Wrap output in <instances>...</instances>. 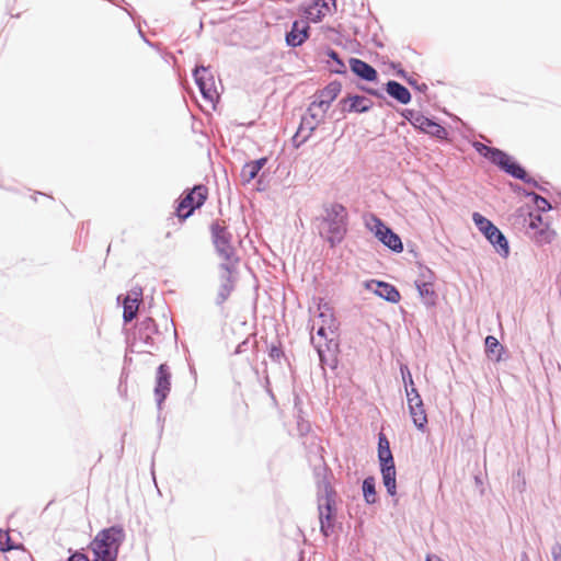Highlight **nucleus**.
Instances as JSON below:
<instances>
[{
    "label": "nucleus",
    "instance_id": "423d86ee",
    "mask_svg": "<svg viewBox=\"0 0 561 561\" xmlns=\"http://www.w3.org/2000/svg\"><path fill=\"white\" fill-rule=\"evenodd\" d=\"M208 197V188L204 184H196L183 192L178 199L175 215L180 220H186L194 211L201 208Z\"/></svg>",
    "mask_w": 561,
    "mask_h": 561
},
{
    "label": "nucleus",
    "instance_id": "ddd939ff",
    "mask_svg": "<svg viewBox=\"0 0 561 561\" xmlns=\"http://www.w3.org/2000/svg\"><path fill=\"white\" fill-rule=\"evenodd\" d=\"M219 268L221 271L220 286L218 288L215 304L221 307L234 290L237 282L234 274L237 273V270L236 264L233 263H220Z\"/></svg>",
    "mask_w": 561,
    "mask_h": 561
},
{
    "label": "nucleus",
    "instance_id": "c9c22d12",
    "mask_svg": "<svg viewBox=\"0 0 561 561\" xmlns=\"http://www.w3.org/2000/svg\"><path fill=\"white\" fill-rule=\"evenodd\" d=\"M268 357L274 362V363H277V364H282V360L285 359L287 360L286 358V355L282 348V344L279 341H277V344H272L270 347H268Z\"/></svg>",
    "mask_w": 561,
    "mask_h": 561
},
{
    "label": "nucleus",
    "instance_id": "8fccbe9b",
    "mask_svg": "<svg viewBox=\"0 0 561 561\" xmlns=\"http://www.w3.org/2000/svg\"><path fill=\"white\" fill-rule=\"evenodd\" d=\"M317 352L319 354L320 360H324V351L322 350L321 345H316Z\"/></svg>",
    "mask_w": 561,
    "mask_h": 561
},
{
    "label": "nucleus",
    "instance_id": "39448f33",
    "mask_svg": "<svg viewBox=\"0 0 561 561\" xmlns=\"http://www.w3.org/2000/svg\"><path fill=\"white\" fill-rule=\"evenodd\" d=\"M472 220L479 231L493 245L495 252L503 259H506L510 255V243L504 233L480 213H473Z\"/></svg>",
    "mask_w": 561,
    "mask_h": 561
},
{
    "label": "nucleus",
    "instance_id": "4be33fe9",
    "mask_svg": "<svg viewBox=\"0 0 561 561\" xmlns=\"http://www.w3.org/2000/svg\"><path fill=\"white\" fill-rule=\"evenodd\" d=\"M142 290L138 288V290H133L128 294L123 301V321L124 323L131 322L137 314V310L139 304L141 301Z\"/></svg>",
    "mask_w": 561,
    "mask_h": 561
},
{
    "label": "nucleus",
    "instance_id": "f03ea898",
    "mask_svg": "<svg viewBox=\"0 0 561 561\" xmlns=\"http://www.w3.org/2000/svg\"><path fill=\"white\" fill-rule=\"evenodd\" d=\"M126 534L121 525H113L100 530L89 545L94 557L117 561L119 549Z\"/></svg>",
    "mask_w": 561,
    "mask_h": 561
},
{
    "label": "nucleus",
    "instance_id": "49530a36",
    "mask_svg": "<svg viewBox=\"0 0 561 561\" xmlns=\"http://www.w3.org/2000/svg\"><path fill=\"white\" fill-rule=\"evenodd\" d=\"M327 329H328L327 325L319 327L317 330L318 336L327 339Z\"/></svg>",
    "mask_w": 561,
    "mask_h": 561
},
{
    "label": "nucleus",
    "instance_id": "4468645a",
    "mask_svg": "<svg viewBox=\"0 0 561 561\" xmlns=\"http://www.w3.org/2000/svg\"><path fill=\"white\" fill-rule=\"evenodd\" d=\"M171 369L167 363L160 364L156 371L154 400L158 410L162 409V404L171 391Z\"/></svg>",
    "mask_w": 561,
    "mask_h": 561
},
{
    "label": "nucleus",
    "instance_id": "09e8293b",
    "mask_svg": "<svg viewBox=\"0 0 561 561\" xmlns=\"http://www.w3.org/2000/svg\"><path fill=\"white\" fill-rule=\"evenodd\" d=\"M425 561H443V560L436 554H427L425 558Z\"/></svg>",
    "mask_w": 561,
    "mask_h": 561
},
{
    "label": "nucleus",
    "instance_id": "cd10ccee",
    "mask_svg": "<svg viewBox=\"0 0 561 561\" xmlns=\"http://www.w3.org/2000/svg\"><path fill=\"white\" fill-rule=\"evenodd\" d=\"M319 122L320 121H316V115L312 113H310L309 116H302L300 125L298 127V136L302 135V137L300 138V142H306L311 137Z\"/></svg>",
    "mask_w": 561,
    "mask_h": 561
},
{
    "label": "nucleus",
    "instance_id": "5fc2aeb1",
    "mask_svg": "<svg viewBox=\"0 0 561 561\" xmlns=\"http://www.w3.org/2000/svg\"><path fill=\"white\" fill-rule=\"evenodd\" d=\"M538 190H540V191H542V192H546L545 186H541V185H540V186H538Z\"/></svg>",
    "mask_w": 561,
    "mask_h": 561
},
{
    "label": "nucleus",
    "instance_id": "de8ad7c7",
    "mask_svg": "<svg viewBox=\"0 0 561 561\" xmlns=\"http://www.w3.org/2000/svg\"><path fill=\"white\" fill-rule=\"evenodd\" d=\"M247 344H248V341H243L242 343H240V344L237 346V348H236L234 353H236V354H240V353H242V352H243V347H244Z\"/></svg>",
    "mask_w": 561,
    "mask_h": 561
},
{
    "label": "nucleus",
    "instance_id": "7c9ffc66",
    "mask_svg": "<svg viewBox=\"0 0 561 561\" xmlns=\"http://www.w3.org/2000/svg\"><path fill=\"white\" fill-rule=\"evenodd\" d=\"M324 53L334 62V67L331 68V71L336 75H346V66L339 53L331 47H327Z\"/></svg>",
    "mask_w": 561,
    "mask_h": 561
},
{
    "label": "nucleus",
    "instance_id": "58836bf2",
    "mask_svg": "<svg viewBox=\"0 0 561 561\" xmlns=\"http://www.w3.org/2000/svg\"><path fill=\"white\" fill-rule=\"evenodd\" d=\"M69 557L66 561H90L89 557L83 552V550H72L69 549Z\"/></svg>",
    "mask_w": 561,
    "mask_h": 561
},
{
    "label": "nucleus",
    "instance_id": "dca6fc26",
    "mask_svg": "<svg viewBox=\"0 0 561 561\" xmlns=\"http://www.w3.org/2000/svg\"><path fill=\"white\" fill-rule=\"evenodd\" d=\"M342 90V83L337 80L331 81L323 89L316 93V100L310 104L308 112L310 113L312 106H318L327 112L331 103L337 98Z\"/></svg>",
    "mask_w": 561,
    "mask_h": 561
},
{
    "label": "nucleus",
    "instance_id": "393cba45",
    "mask_svg": "<svg viewBox=\"0 0 561 561\" xmlns=\"http://www.w3.org/2000/svg\"><path fill=\"white\" fill-rule=\"evenodd\" d=\"M267 161V157H261L256 160L245 162L240 173L242 183L249 184L252 180H254L259 175L260 171L266 165Z\"/></svg>",
    "mask_w": 561,
    "mask_h": 561
},
{
    "label": "nucleus",
    "instance_id": "a211bd4d",
    "mask_svg": "<svg viewBox=\"0 0 561 561\" xmlns=\"http://www.w3.org/2000/svg\"><path fill=\"white\" fill-rule=\"evenodd\" d=\"M331 7L333 8V11H336V0H311V3L305 10V13L311 22L318 23L322 21L328 13L332 12Z\"/></svg>",
    "mask_w": 561,
    "mask_h": 561
},
{
    "label": "nucleus",
    "instance_id": "c03bdc74",
    "mask_svg": "<svg viewBox=\"0 0 561 561\" xmlns=\"http://www.w3.org/2000/svg\"><path fill=\"white\" fill-rule=\"evenodd\" d=\"M360 89L375 98H379V99L383 98V94L378 89L367 88V87H360Z\"/></svg>",
    "mask_w": 561,
    "mask_h": 561
},
{
    "label": "nucleus",
    "instance_id": "6ab92c4d",
    "mask_svg": "<svg viewBox=\"0 0 561 561\" xmlns=\"http://www.w3.org/2000/svg\"><path fill=\"white\" fill-rule=\"evenodd\" d=\"M310 26L307 22L294 21L285 35L286 45L293 48L301 46L309 38Z\"/></svg>",
    "mask_w": 561,
    "mask_h": 561
},
{
    "label": "nucleus",
    "instance_id": "37998d69",
    "mask_svg": "<svg viewBox=\"0 0 561 561\" xmlns=\"http://www.w3.org/2000/svg\"><path fill=\"white\" fill-rule=\"evenodd\" d=\"M553 561H561V545L556 543L551 548Z\"/></svg>",
    "mask_w": 561,
    "mask_h": 561
},
{
    "label": "nucleus",
    "instance_id": "7ed1b4c3",
    "mask_svg": "<svg viewBox=\"0 0 561 561\" xmlns=\"http://www.w3.org/2000/svg\"><path fill=\"white\" fill-rule=\"evenodd\" d=\"M378 461L382 483L390 496L397 494V471L390 443L383 433L378 435Z\"/></svg>",
    "mask_w": 561,
    "mask_h": 561
},
{
    "label": "nucleus",
    "instance_id": "f8f14e48",
    "mask_svg": "<svg viewBox=\"0 0 561 561\" xmlns=\"http://www.w3.org/2000/svg\"><path fill=\"white\" fill-rule=\"evenodd\" d=\"M472 147L480 156L489 160L492 164L496 165L501 171H515V173L517 172V169L514 168V165H510V163L513 160V157L510 156L507 152L495 147H490L480 141H474L472 144Z\"/></svg>",
    "mask_w": 561,
    "mask_h": 561
},
{
    "label": "nucleus",
    "instance_id": "f3484780",
    "mask_svg": "<svg viewBox=\"0 0 561 561\" xmlns=\"http://www.w3.org/2000/svg\"><path fill=\"white\" fill-rule=\"evenodd\" d=\"M365 287L388 302L397 304L401 299L398 288L390 283L370 279L365 283Z\"/></svg>",
    "mask_w": 561,
    "mask_h": 561
},
{
    "label": "nucleus",
    "instance_id": "bb28decb",
    "mask_svg": "<svg viewBox=\"0 0 561 561\" xmlns=\"http://www.w3.org/2000/svg\"><path fill=\"white\" fill-rule=\"evenodd\" d=\"M484 346L486 356L494 362H501L503 359L502 355L505 352V348L495 336L488 335L484 340Z\"/></svg>",
    "mask_w": 561,
    "mask_h": 561
},
{
    "label": "nucleus",
    "instance_id": "a19ab883",
    "mask_svg": "<svg viewBox=\"0 0 561 561\" xmlns=\"http://www.w3.org/2000/svg\"><path fill=\"white\" fill-rule=\"evenodd\" d=\"M407 83L411 85L414 90L425 93L427 91V84L426 83H419L413 77L410 76V78L407 80Z\"/></svg>",
    "mask_w": 561,
    "mask_h": 561
},
{
    "label": "nucleus",
    "instance_id": "473e14b6",
    "mask_svg": "<svg viewBox=\"0 0 561 561\" xmlns=\"http://www.w3.org/2000/svg\"><path fill=\"white\" fill-rule=\"evenodd\" d=\"M525 196L531 198L538 213H547L552 209L550 202L546 197H543L535 192H525Z\"/></svg>",
    "mask_w": 561,
    "mask_h": 561
},
{
    "label": "nucleus",
    "instance_id": "f704fd0d",
    "mask_svg": "<svg viewBox=\"0 0 561 561\" xmlns=\"http://www.w3.org/2000/svg\"><path fill=\"white\" fill-rule=\"evenodd\" d=\"M21 545L14 543L8 531L0 529V551L8 552L20 549Z\"/></svg>",
    "mask_w": 561,
    "mask_h": 561
},
{
    "label": "nucleus",
    "instance_id": "c756f323",
    "mask_svg": "<svg viewBox=\"0 0 561 561\" xmlns=\"http://www.w3.org/2000/svg\"><path fill=\"white\" fill-rule=\"evenodd\" d=\"M510 165H514V168L517 169V172L515 173V171L514 172L510 171V172H505L506 174H508L510 176H512L516 180H519L526 184H530L537 188H538V186H540L534 178L528 175L525 168L520 163H518L514 158H513L512 162L510 163Z\"/></svg>",
    "mask_w": 561,
    "mask_h": 561
},
{
    "label": "nucleus",
    "instance_id": "6e6552de",
    "mask_svg": "<svg viewBox=\"0 0 561 561\" xmlns=\"http://www.w3.org/2000/svg\"><path fill=\"white\" fill-rule=\"evenodd\" d=\"M160 334L161 332L156 321L150 317H146L136 325L131 346L137 348L138 353H150L146 347H153L156 345L154 335Z\"/></svg>",
    "mask_w": 561,
    "mask_h": 561
},
{
    "label": "nucleus",
    "instance_id": "f257e3e1",
    "mask_svg": "<svg viewBox=\"0 0 561 561\" xmlns=\"http://www.w3.org/2000/svg\"><path fill=\"white\" fill-rule=\"evenodd\" d=\"M319 236L329 243L330 248L340 244L348 227V213L341 203H331L323 206V215L318 218Z\"/></svg>",
    "mask_w": 561,
    "mask_h": 561
},
{
    "label": "nucleus",
    "instance_id": "1a4fd4ad",
    "mask_svg": "<svg viewBox=\"0 0 561 561\" xmlns=\"http://www.w3.org/2000/svg\"><path fill=\"white\" fill-rule=\"evenodd\" d=\"M312 473L317 488V500L336 496V491L331 484V470L328 467L322 454H319L312 463Z\"/></svg>",
    "mask_w": 561,
    "mask_h": 561
},
{
    "label": "nucleus",
    "instance_id": "e433bc0d",
    "mask_svg": "<svg viewBox=\"0 0 561 561\" xmlns=\"http://www.w3.org/2000/svg\"><path fill=\"white\" fill-rule=\"evenodd\" d=\"M400 115L415 127L422 116V113L412 108H403L401 110Z\"/></svg>",
    "mask_w": 561,
    "mask_h": 561
},
{
    "label": "nucleus",
    "instance_id": "4c0bfd02",
    "mask_svg": "<svg viewBox=\"0 0 561 561\" xmlns=\"http://www.w3.org/2000/svg\"><path fill=\"white\" fill-rule=\"evenodd\" d=\"M400 374L405 388L413 386L414 381L412 378V374L407 364H400Z\"/></svg>",
    "mask_w": 561,
    "mask_h": 561
},
{
    "label": "nucleus",
    "instance_id": "a878e982",
    "mask_svg": "<svg viewBox=\"0 0 561 561\" xmlns=\"http://www.w3.org/2000/svg\"><path fill=\"white\" fill-rule=\"evenodd\" d=\"M415 286L420 297L423 299L424 305L433 307L436 305V294L432 282L423 280L415 282Z\"/></svg>",
    "mask_w": 561,
    "mask_h": 561
},
{
    "label": "nucleus",
    "instance_id": "ea45409f",
    "mask_svg": "<svg viewBox=\"0 0 561 561\" xmlns=\"http://www.w3.org/2000/svg\"><path fill=\"white\" fill-rule=\"evenodd\" d=\"M405 396H407L408 402H409V400L420 401L422 399L421 394L419 393V391L414 385L405 388Z\"/></svg>",
    "mask_w": 561,
    "mask_h": 561
},
{
    "label": "nucleus",
    "instance_id": "9b49d317",
    "mask_svg": "<svg viewBox=\"0 0 561 561\" xmlns=\"http://www.w3.org/2000/svg\"><path fill=\"white\" fill-rule=\"evenodd\" d=\"M320 533L328 538L334 533L336 520V496L317 500Z\"/></svg>",
    "mask_w": 561,
    "mask_h": 561
},
{
    "label": "nucleus",
    "instance_id": "aec40b11",
    "mask_svg": "<svg viewBox=\"0 0 561 561\" xmlns=\"http://www.w3.org/2000/svg\"><path fill=\"white\" fill-rule=\"evenodd\" d=\"M351 71L358 77L360 80L367 82H375L378 79L377 70L369 65L368 62L356 58L351 57L348 60Z\"/></svg>",
    "mask_w": 561,
    "mask_h": 561
},
{
    "label": "nucleus",
    "instance_id": "2f4dec72",
    "mask_svg": "<svg viewBox=\"0 0 561 561\" xmlns=\"http://www.w3.org/2000/svg\"><path fill=\"white\" fill-rule=\"evenodd\" d=\"M542 224L543 222H542V217H541L540 213H538L536 215L529 214L528 228H530L531 230H537L540 236H545L547 233V243H549L551 241L552 232L549 230L548 227H547V231H546V229L542 228Z\"/></svg>",
    "mask_w": 561,
    "mask_h": 561
},
{
    "label": "nucleus",
    "instance_id": "2eb2a0df",
    "mask_svg": "<svg viewBox=\"0 0 561 561\" xmlns=\"http://www.w3.org/2000/svg\"><path fill=\"white\" fill-rule=\"evenodd\" d=\"M195 83L203 96L207 101H213L216 94L215 79L209 67L197 66L193 70Z\"/></svg>",
    "mask_w": 561,
    "mask_h": 561
},
{
    "label": "nucleus",
    "instance_id": "20e7f679",
    "mask_svg": "<svg viewBox=\"0 0 561 561\" xmlns=\"http://www.w3.org/2000/svg\"><path fill=\"white\" fill-rule=\"evenodd\" d=\"M209 230L211 243L217 255L222 259V263L237 264L239 262V257L237 256L236 249L232 245V233L228 228L220 225L218 220H215L210 224Z\"/></svg>",
    "mask_w": 561,
    "mask_h": 561
},
{
    "label": "nucleus",
    "instance_id": "79ce46f5",
    "mask_svg": "<svg viewBox=\"0 0 561 561\" xmlns=\"http://www.w3.org/2000/svg\"><path fill=\"white\" fill-rule=\"evenodd\" d=\"M390 67L392 69L396 70V75L402 79H404L405 81L410 78V76L408 75V72L401 67L400 64H397V62H391L390 64Z\"/></svg>",
    "mask_w": 561,
    "mask_h": 561
},
{
    "label": "nucleus",
    "instance_id": "412c9836",
    "mask_svg": "<svg viewBox=\"0 0 561 561\" xmlns=\"http://www.w3.org/2000/svg\"><path fill=\"white\" fill-rule=\"evenodd\" d=\"M414 128L439 140H445L448 137L445 127L438 124L434 118L426 117L423 114Z\"/></svg>",
    "mask_w": 561,
    "mask_h": 561
},
{
    "label": "nucleus",
    "instance_id": "72a5a7b5",
    "mask_svg": "<svg viewBox=\"0 0 561 561\" xmlns=\"http://www.w3.org/2000/svg\"><path fill=\"white\" fill-rule=\"evenodd\" d=\"M319 317L322 319V325H327L328 329L333 332V329H336V325L332 309L327 304H324L323 307H319Z\"/></svg>",
    "mask_w": 561,
    "mask_h": 561
},
{
    "label": "nucleus",
    "instance_id": "9d476101",
    "mask_svg": "<svg viewBox=\"0 0 561 561\" xmlns=\"http://www.w3.org/2000/svg\"><path fill=\"white\" fill-rule=\"evenodd\" d=\"M373 105V101L364 95L350 94L348 96L343 98L337 102L336 108L332 112L331 115L334 116L336 113H339L336 121H340L350 113H367L371 110Z\"/></svg>",
    "mask_w": 561,
    "mask_h": 561
},
{
    "label": "nucleus",
    "instance_id": "0eeeda50",
    "mask_svg": "<svg viewBox=\"0 0 561 561\" xmlns=\"http://www.w3.org/2000/svg\"><path fill=\"white\" fill-rule=\"evenodd\" d=\"M367 228L385 247L396 253L403 251V243L398 233L387 226L379 217L371 215L366 221Z\"/></svg>",
    "mask_w": 561,
    "mask_h": 561
},
{
    "label": "nucleus",
    "instance_id": "864d4df0",
    "mask_svg": "<svg viewBox=\"0 0 561 561\" xmlns=\"http://www.w3.org/2000/svg\"><path fill=\"white\" fill-rule=\"evenodd\" d=\"M164 322H165V330H168L169 329V322H168L167 318L164 319Z\"/></svg>",
    "mask_w": 561,
    "mask_h": 561
},
{
    "label": "nucleus",
    "instance_id": "3c124183",
    "mask_svg": "<svg viewBox=\"0 0 561 561\" xmlns=\"http://www.w3.org/2000/svg\"><path fill=\"white\" fill-rule=\"evenodd\" d=\"M139 34L141 35V37L145 39V42H146L147 44L151 45V44H150V42H149L148 39H146V37H145V35H144L142 31H140V30H139Z\"/></svg>",
    "mask_w": 561,
    "mask_h": 561
},
{
    "label": "nucleus",
    "instance_id": "603ef678",
    "mask_svg": "<svg viewBox=\"0 0 561 561\" xmlns=\"http://www.w3.org/2000/svg\"><path fill=\"white\" fill-rule=\"evenodd\" d=\"M331 344H333V340H330L327 344L328 350L330 351Z\"/></svg>",
    "mask_w": 561,
    "mask_h": 561
},
{
    "label": "nucleus",
    "instance_id": "c85d7f7f",
    "mask_svg": "<svg viewBox=\"0 0 561 561\" xmlns=\"http://www.w3.org/2000/svg\"><path fill=\"white\" fill-rule=\"evenodd\" d=\"M362 492L366 504L373 505L377 502L376 480L373 476H368L363 480Z\"/></svg>",
    "mask_w": 561,
    "mask_h": 561
},
{
    "label": "nucleus",
    "instance_id": "a18cd8bd",
    "mask_svg": "<svg viewBox=\"0 0 561 561\" xmlns=\"http://www.w3.org/2000/svg\"><path fill=\"white\" fill-rule=\"evenodd\" d=\"M302 137L301 136H298V130L296 131V134L294 135L293 137V145L295 148H299L301 147L305 142H300V138Z\"/></svg>",
    "mask_w": 561,
    "mask_h": 561
},
{
    "label": "nucleus",
    "instance_id": "5701e85b",
    "mask_svg": "<svg viewBox=\"0 0 561 561\" xmlns=\"http://www.w3.org/2000/svg\"><path fill=\"white\" fill-rule=\"evenodd\" d=\"M408 409H409V413H410V416L412 419L414 426L419 431L425 432L427 428L428 421H427V414H426V411L424 408L423 399H421L420 401L409 400Z\"/></svg>",
    "mask_w": 561,
    "mask_h": 561
},
{
    "label": "nucleus",
    "instance_id": "b1692460",
    "mask_svg": "<svg viewBox=\"0 0 561 561\" xmlns=\"http://www.w3.org/2000/svg\"><path fill=\"white\" fill-rule=\"evenodd\" d=\"M385 91L389 96L403 105L409 104L412 100L409 89L396 80H389L385 84Z\"/></svg>",
    "mask_w": 561,
    "mask_h": 561
}]
</instances>
